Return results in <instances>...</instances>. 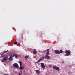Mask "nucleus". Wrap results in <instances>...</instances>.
I'll return each instance as SVG.
<instances>
[{
  "mask_svg": "<svg viewBox=\"0 0 75 75\" xmlns=\"http://www.w3.org/2000/svg\"><path fill=\"white\" fill-rule=\"evenodd\" d=\"M28 57H29V55H27L25 56V58L26 59H27L28 58Z\"/></svg>",
  "mask_w": 75,
  "mask_h": 75,
  "instance_id": "obj_12",
  "label": "nucleus"
},
{
  "mask_svg": "<svg viewBox=\"0 0 75 75\" xmlns=\"http://www.w3.org/2000/svg\"><path fill=\"white\" fill-rule=\"evenodd\" d=\"M8 50H7L6 51H5V52H4V53H6V52H8Z\"/></svg>",
  "mask_w": 75,
  "mask_h": 75,
  "instance_id": "obj_22",
  "label": "nucleus"
},
{
  "mask_svg": "<svg viewBox=\"0 0 75 75\" xmlns=\"http://www.w3.org/2000/svg\"><path fill=\"white\" fill-rule=\"evenodd\" d=\"M17 44V42H14V44Z\"/></svg>",
  "mask_w": 75,
  "mask_h": 75,
  "instance_id": "obj_20",
  "label": "nucleus"
},
{
  "mask_svg": "<svg viewBox=\"0 0 75 75\" xmlns=\"http://www.w3.org/2000/svg\"><path fill=\"white\" fill-rule=\"evenodd\" d=\"M33 53L34 54H37V51H36V49H34V51L33 52Z\"/></svg>",
  "mask_w": 75,
  "mask_h": 75,
  "instance_id": "obj_9",
  "label": "nucleus"
},
{
  "mask_svg": "<svg viewBox=\"0 0 75 75\" xmlns=\"http://www.w3.org/2000/svg\"><path fill=\"white\" fill-rule=\"evenodd\" d=\"M13 55H11L10 56L9 58L8 59V60L10 61H13Z\"/></svg>",
  "mask_w": 75,
  "mask_h": 75,
  "instance_id": "obj_5",
  "label": "nucleus"
},
{
  "mask_svg": "<svg viewBox=\"0 0 75 75\" xmlns=\"http://www.w3.org/2000/svg\"><path fill=\"white\" fill-rule=\"evenodd\" d=\"M19 75H21V73H19Z\"/></svg>",
  "mask_w": 75,
  "mask_h": 75,
  "instance_id": "obj_23",
  "label": "nucleus"
},
{
  "mask_svg": "<svg viewBox=\"0 0 75 75\" xmlns=\"http://www.w3.org/2000/svg\"><path fill=\"white\" fill-rule=\"evenodd\" d=\"M62 52H63V51H62V50H60V53L62 54Z\"/></svg>",
  "mask_w": 75,
  "mask_h": 75,
  "instance_id": "obj_18",
  "label": "nucleus"
},
{
  "mask_svg": "<svg viewBox=\"0 0 75 75\" xmlns=\"http://www.w3.org/2000/svg\"><path fill=\"white\" fill-rule=\"evenodd\" d=\"M13 57H15L16 58H18V57H17V56L16 54H13Z\"/></svg>",
  "mask_w": 75,
  "mask_h": 75,
  "instance_id": "obj_10",
  "label": "nucleus"
},
{
  "mask_svg": "<svg viewBox=\"0 0 75 75\" xmlns=\"http://www.w3.org/2000/svg\"><path fill=\"white\" fill-rule=\"evenodd\" d=\"M41 68H44L45 67V65H44V64L42 63H41Z\"/></svg>",
  "mask_w": 75,
  "mask_h": 75,
  "instance_id": "obj_4",
  "label": "nucleus"
},
{
  "mask_svg": "<svg viewBox=\"0 0 75 75\" xmlns=\"http://www.w3.org/2000/svg\"><path fill=\"white\" fill-rule=\"evenodd\" d=\"M47 52H49V51H50V50H49V49H47Z\"/></svg>",
  "mask_w": 75,
  "mask_h": 75,
  "instance_id": "obj_19",
  "label": "nucleus"
},
{
  "mask_svg": "<svg viewBox=\"0 0 75 75\" xmlns=\"http://www.w3.org/2000/svg\"><path fill=\"white\" fill-rule=\"evenodd\" d=\"M42 60V58L40 59L36 63H38V62H40V61H41Z\"/></svg>",
  "mask_w": 75,
  "mask_h": 75,
  "instance_id": "obj_11",
  "label": "nucleus"
},
{
  "mask_svg": "<svg viewBox=\"0 0 75 75\" xmlns=\"http://www.w3.org/2000/svg\"><path fill=\"white\" fill-rule=\"evenodd\" d=\"M54 52L56 54H60V52L59 51V50H55Z\"/></svg>",
  "mask_w": 75,
  "mask_h": 75,
  "instance_id": "obj_7",
  "label": "nucleus"
},
{
  "mask_svg": "<svg viewBox=\"0 0 75 75\" xmlns=\"http://www.w3.org/2000/svg\"><path fill=\"white\" fill-rule=\"evenodd\" d=\"M4 53H3L1 55V57H4V56H5V54H4Z\"/></svg>",
  "mask_w": 75,
  "mask_h": 75,
  "instance_id": "obj_13",
  "label": "nucleus"
},
{
  "mask_svg": "<svg viewBox=\"0 0 75 75\" xmlns=\"http://www.w3.org/2000/svg\"><path fill=\"white\" fill-rule=\"evenodd\" d=\"M18 62L20 64V66H21V65H22V64L21 63V62L20 61H19Z\"/></svg>",
  "mask_w": 75,
  "mask_h": 75,
  "instance_id": "obj_17",
  "label": "nucleus"
},
{
  "mask_svg": "<svg viewBox=\"0 0 75 75\" xmlns=\"http://www.w3.org/2000/svg\"><path fill=\"white\" fill-rule=\"evenodd\" d=\"M13 67H15V68H18L19 67L18 66V64L17 63H15L13 64Z\"/></svg>",
  "mask_w": 75,
  "mask_h": 75,
  "instance_id": "obj_2",
  "label": "nucleus"
},
{
  "mask_svg": "<svg viewBox=\"0 0 75 75\" xmlns=\"http://www.w3.org/2000/svg\"><path fill=\"white\" fill-rule=\"evenodd\" d=\"M23 69V67H20L19 69H20V70H22V69Z\"/></svg>",
  "mask_w": 75,
  "mask_h": 75,
  "instance_id": "obj_14",
  "label": "nucleus"
},
{
  "mask_svg": "<svg viewBox=\"0 0 75 75\" xmlns=\"http://www.w3.org/2000/svg\"><path fill=\"white\" fill-rule=\"evenodd\" d=\"M49 54H50V52H47V53H46L47 55H46L48 56V55H49Z\"/></svg>",
  "mask_w": 75,
  "mask_h": 75,
  "instance_id": "obj_16",
  "label": "nucleus"
},
{
  "mask_svg": "<svg viewBox=\"0 0 75 75\" xmlns=\"http://www.w3.org/2000/svg\"><path fill=\"white\" fill-rule=\"evenodd\" d=\"M8 45L9 44V42H8Z\"/></svg>",
  "mask_w": 75,
  "mask_h": 75,
  "instance_id": "obj_24",
  "label": "nucleus"
},
{
  "mask_svg": "<svg viewBox=\"0 0 75 75\" xmlns=\"http://www.w3.org/2000/svg\"><path fill=\"white\" fill-rule=\"evenodd\" d=\"M53 68L54 69H55L56 70H57V71H58L59 69V67H57L55 66H54L53 67Z\"/></svg>",
  "mask_w": 75,
  "mask_h": 75,
  "instance_id": "obj_6",
  "label": "nucleus"
},
{
  "mask_svg": "<svg viewBox=\"0 0 75 75\" xmlns=\"http://www.w3.org/2000/svg\"><path fill=\"white\" fill-rule=\"evenodd\" d=\"M36 72V73H37L38 74H40V71L38 70H37Z\"/></svg>",
  "mask_w": 75,
  "mask_h": 75,
  "instance_id": "obj_15",
  "label": "nucleus"
},
{
  "mask_svg": "<svg viewBox=\"0 0 75 75\" xmlns=\"http://www.w3.org/2000/svg\"><path fill=\"white\" fill-rule=\"evenodd\" d=\"M45 59H50V57L48 55H45Z\"/></svg>",
  "mask_w": 75,
  "mask_h": 75,
  "instance_id": "obj_8",
  "label": "nucleus"
},
{
  "mask_svg": "<svg viewBox=\"0 0 75 75\" xmlns=\"http://www.w3.org/2000/svg\"><path fill=\"white\" fill-rule=\"evenodd\" d=\"M8 57H4V58H3V60H1V62H4V61H7V59H8Z\"/></svg>",
  "mask_w": 75,
  "mask_h": 75,
  "instance_id": "obj_3",
  "label": "nucleus"
},
{
  "mask_svg": "<svg viewBox=\"0 0 75 75\" xmlns=\"http://www.w3.org/2000/svg\"><path fill=\"white\" fill-rule=\"evenodd\" d=\"M65 53L66 54H67L65 55V56H69L71 54L70 53V51L66 50L65 51Z\"/></svg>",
  "mask_w": 75,
  "mask_h": 75,
  "instance_id": "obj_1",
  "label": "nucleus"
},
{
  "mask_svg": "<svg viewBox=\"0 0 75 75\" xmlns=\"http://www.w3.org/2000/svg\"><path fill=\"white\" fill-rule=\"evenodd\" d=\"M44 58H45L44 57H41V58H42V59H44Z\"/></svg>",
  "mask_w": 75,
  "mask_h": 75,
  "instance_id": "obj_21",
  "label": "nucleus"
}]
</instances>
